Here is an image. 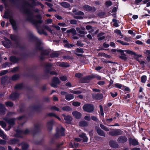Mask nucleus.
<instances>
[{
    "mask_svg": "<svg viewBox=\"0 0 150 150\" xmlns=\"http://www.w3.org/2000/svg\"><path fill=\"white\" fill-rule=\"evenodd\" d=\"M58 65L61 67H69V65H66L65 64V63L63 62L62 63H58Z\"/></svg>",
    "mask_w": 150,
    "mask_h": 150,
    "instance_id": "obj_46",
    "label": "nucleus"
},
{
    "mask_svg": "<svg viewBox=\"0 0 150 150\" xmlns=\"http://www.w3.org/2000/svg\"><path fill=\"white\" fill-rule=\"evenodd\" d=\"M76 29L77 31L79 34H85L87 33V32H85V31L81 30L80 28H76Z\"/></svg>",
    "mask_w": 150,
    "mask_h": 150,
    "instance_id": "obj_30",
    "label": "nucleus"
},
{
    "mask_svg": "<svg viewBox=\"0 0 150 150\" xmlns=\"http://www.w3.org/2000/svg\"><path fill=\"white\" fill-rule=\"evenodd\" d=\"M115 86L118 88H120L121 87H122V85L119 83H116L115 84Z\"/></svg>",
    "mask_w": 150,
    "mask_h": 150,
    "instance_id": "obj_64",
    "label": "nucleus"
},
{
    "mask_svg": "<svg viewBox=\"0 0 150 150\" xmlns=\"http://www.w3.org/2000/svg\"><path fill=\"white\" fill-rule=\"evenodd\" d=\"M109 144L110 146L113 148H117L118 147V144L113 141H110L109 142Z\"/></svg>",
    "mask_w": 150,
    "mask_h": 150,
    "instance_id": "obj_18",
    "label": "nucleus"
},
{
    "mask_svg": "<svg viewBox=\"0 0 150 150\" xmlns=\"http://www.w3.org/2000/svg\"><path fill=\"white\" fill-rule=\"evenodd\" d=\"M82 76V74L81 73H76L75 75V76L78 78L81 77Z\"/></svg>",
    "mask_w": 150,
    "mask_h": 150,
    "instance_id": "obj_52",
    "label": "nucleus"
},
{
    "mask_svg": "<svg viewBox=\"0 0 150 150\" xmlns=\"http://www.w3.org/2000/svg\"><path fill=\"white\" fill-rule=\"evenodd\" d=\"M114 32L119 35H120L122 36V35L121 34V32L120 30H114Z\"/></svg>",
    "mask_w": 150,
    "mask_h": 150,
    "instance_id": "obj_47",
    "label": "nucleus"
},
{
    "mask_svg": "<svg viewBox=\"0 0 150 150\" xmlns=\"http://www.w3.org/2000/svg\"><path fill=\"white\" fill-rule=\"evenodd\" d=\"M5 41L2 42L3 45L6 47L9 48L10 47L11 45L10 41L8 40L7 38H5Z\"/></svg>",
    "mask_w": 150,
    "mask_h": 150,
    "instance_id": "obj_9",
    "label": "nucleus"
},
{
    "mask_svg": "<svg viewBox=\"0 0 150 150\" xmlns=\"http://www.w3.org/2000/svg\"><path fill=\"white\" fill-rule=\"evenodd\" d=\"M4 17L5 18H9L10 21L12 26L14 30L16 29L17 27L15 21L12 18H10L9 15H8V14L6 12L5 13Z\"/></svg>",
    "mask_w": 150,
    "mask_h": 150,
    "instance_id": "obj_4",
    "label": "nucleus"
},
{
    "mask_svg": "<svg viewBox=\"0 0 150 150\" xmlns=\"http://www.w3.org/2000/svg\"><path fill=\"white\" fill-rule=\"evenodd\" d=\"M71 23L73 24H75L76 23V21L75 20H72L70 21Z\"/></svg>",
    "mask_w": 150,
    "mask_h": 150,
    "instance_id": "obj_61",
    "label": "nucleus"
},
{
    "mask_svg": "<svg viewBox=\"0 0 150 150\" xmlns=\"http://www.w3.org/2000/svg\"><path fill=\"white\" fill-rule=\"evenodd\" d=\"M0 125L3 128H4L6 126V123L3 121H0Z\"/></svg>",
    "mask_w": 150,
    "mask_h": 150,
    "instance_id": "obj_41",
    "label": "nucleus"
},
{
    "mask_svg": "<svg viewBox=\"0 0 150 150\" xmlns=\"http://www.w3.org/2000/svg\"><path fill=\"white\" fill-rule=\"evenodd\" d=\"M60 79L62 81H65L67 79V78L66 76H62L60 77Z\"/></svg>",
    "mask_w": 150,
    "mask_h": 150,
    "instance_id": "obj_56",
    "label": "nucleus"
},
{
    "mask_svg": "<svg viewBox=\"0 0 150 150\" xmlns=\"http://www.w3.org/2000/svg\"><path fill=\"white\" fill-rule=\"evenodd\" d=\"M19 78V76L18 75H15L12 77V79L13 80H15Z\"/></svg>",
    "mask_w": 150,
    "mask_h": 150,
    "instance_id": "obj_48",
    "label": "nucleus"
},
{
    "mask_svg": "<svg viewBox=\"0 0 150 150\" xmlns=\"http://www.w3.org/2000/svg\"><path fill=\"white\" fill-rule=\"evenodd\" d=\"M10 60L11 62L16 63L18 61V59L14 57H11L10 58Z\"/></svg>",
    "mask_w": 150,
    "mask_h": 150,
    "instance_id": "obj_32",
    "label": "nucleus"
},
{
    "mask_svg": "<svg viewBox=\"0 0 150 150\" xmlns=\"http://www.w3.org/2000/svg\"><path fill=\"white\" fill-rule=\"evenodd\" d=\"M5 104L8 107H11L13 105V103H12L9 101L6 102Z\"/></svg>",
    "mask_w": 150,
    "mask_h": 150,
    "instance_id": "obj_42",
    "label": "nucleus"
},
{
    "mask_svg": "<svg viewBox=\"0 0 150 150\" xmlns=\"http://www.w3.org/2000/svg\"><path fill=\"white\" fill-rule=\"evenodd\" d=\"M144 53L149 55L150 54V50H146L144 52Z\"/></svg>",
    "mask_w": 150,
    "mask_h": 150,
    "instance_id": "obj_62",
    "label": "nucleus"
},
{
    "mask_svg": "<svg viewBox=\"0 0 150 150\" xmlns=\"http://www.w3.org/2000/svg\"><path fill=\"white\" fill-rule=\"evenodd\" d=\"M18 96V94L16 93H12L9 96V98L12 100H14Z\"/></svg>",
    "mask_w": 150,
    "mask_h": 150,
    "instance_id": "obj_24",
    "label": "nucleus"
},
{
    "mask_svg": "<svg viewBox=\"0 0 150 150\" xmlns=\"http://www.w3.org/2000/svg\"><path fill=\"white\" fill-rule=\"evenodd\" d=\"M53 123V120H51L48 122L47 124V126L49 130H51L52 129V126Z\"/></svg>",
    "mask_w": 150,
    "mask_h": 150,
    "instance_id": "obj_26",
    "label": "nucleus"
},
{
    "mask_svg": "<svg viewBox=\"0 0 150 150\" xmlns=\"http://www.w3.org/2000/svg\"><path fill=\"white\" fill-rule=\"evenodd\" d=\"M127 138L124 136H121L119 137L117 139V142L119 143H124L127 140Z\"/></svg>",
    "mask_w": 150,
    "mask_h": 150,
    "instance_id": "obj_10",
    "label": "nucleus"
},
{
    "mask_svg": "<svg viewBox=\"0 0 150 150\" xmlns=\"http://www.w3.org/2000/svg\"><path fill=\"white\" fill-rule=\"evenodd\" d=\"M86 29L89 31V32H92L91 30H92V27L91 25H87L86 27Z\"/></svg>",
    "mask_w": 150,
    "mask_h": 150,
    "instance_id": "obj_44",
    "label": "nucleus"
},
{
    "mask_svg": "<svg viewBox=\"0 0 150 150\" xmlns=\"http://www.w3.org/2000/svg\"><path fill=\"white\" fill-rule=\"evenodd\" d=\"M71 33H72L73 35H75L76 33V30L74 28L71 29Z\"/></svg>",
    "mask_w": 150,
    "mask_h": 150,
    "instance_id": "obj_54",
    "label": "nucleus"
},
{
    "mask_svg": "<svg viewBox=\"0 0 150 150\" xmlns=\"http://www.w3.org/2000/svg\"><path fill=\"white\" fill-rule=\"evenodd\" d=\"M105 82L103 81H99L97 83L100 86L103 85L105 84Z\"/></svg>",
    "mask_w": 150,
    "mask_h": 150,
    "instance_id": "obj_59",
    "label": "nucleus"
},
{
    "mask_svg": "<svg viewBox=\"0 0 150 150\" xmlns=\"http://www.w3.org/2000/svg\"><path fill=\"white\" fill-rule=\"evenodd\" d=\"M4 120L7 122L10 126L13 125L14 124V119H8L7 118H5Z\"/></svg>",
    "mask_w": 150,
    "mask_h": 150,
    "instance_id": "obj_14",
    "label": "nucleus"
},
{
    "mask_svg": "<svg viewBox=\"0 0 150 150\" xmlns=\"http://www.w3.org/2000/svg\"><path fill=\"white\" fill-rule=\"evenodd\" d=\"M93 96L96 99L99 100L102 98L103 96L102 94L98 93L93 95Z\"/></svg>",
    "mask_w": 150,
    "mask_h": 150,
    "instance_id": "obj_19",
    "label": "nucleus"
},
{
    "mask_svg": "<svg viewBox=\"0 0 150 150\" xmlns=\"http://www.w3.org/2000/svg\"><path fill=\"white\" fill-rule=\"evenodd\" d=\"M8 72V71L7 70H5L3 71H1V72H0V76H2L3 75H4L6 73H7Z\"/></svg>",
    "mask_w": 150,
    "mask_h": 150,
    "instance_id": "obj_53",
    "label": "nucleus"
},
{
    "mask_svg": "<svg viewBox=\"0 0 150 150\" xmlns=\"http://www.w3.org/2000/svg\"><path fill=\"white\" fill-rule=\"evenodd\" d=\"M77 45L78 46L82 47L83 45V44L80 41H78L77 43Z\"/></svg>",
    "mask_w": 150,
    "mask_h": 150,
    "instance_id": "obj_55",
    "label": "nucleus"
},
{
    "mask_svg": "<svg viewBox=\"0 0 150 150\" xmlns=\"http://www.w3.org/2000/svg\"><path fill=\"white\" fill-rule=\"evenodd\" d=\"M0 137L5 139H6L7 138V135L6 134H4V132L0 128Z\"/></svg>",
    "mask_w": 150,
    "mask_h": 150,
    "instance_id": "obj_25",
    "label": "nucleus"
},
{
    "mask_svg": "<svg viewBox=\"0 0 150 150\" xmlns=\"http://www.w3.org/2000/svg\"><path fill=\"white\" fill-rule=\"evenodd\" d=\"M63 42L65 43L64 45V46L66 47H72L73 46V45L72 44H69L66 40H64Z\"/></svg>",
    "mask_w": 150,
    "mask_h": 150,
    "instance_id": "obj_28",
    "label": "nucleus"
},
{
    "mask_svg": "<svg viewBox=\"0 0 150 150\" xmlns=\"http://www.w3.org/2000/svg\"><path fill=\"white\" fill-rule=\"evenodd\" d=\"M83 108L84 111L88 112H91L94 110L93 105L91 104H85L83 106Z\"/></svg>",
    "mask_w": 150,
    "mask_h": 150,
    "instance_id": "obj_2",
    "label": "nucleus"
},
{
    "mask_svg": "<svg viewBox=\"0 0 150 150\" xmlns=\"http://www.w3.org/2000/svg\"><path fill=\"white\" fill-rule=\"evenodd\" d=\"M93 78H96L98 80H101V77L97 75L95 76L94 77L91 76H89L83 77V83H88Z\"/></svg>",
    "mask_w": 150,
    "mask_h": 150,
    "instance_id": "obj_3",
    "label": "nucleus"
},
{
    "mask_svg": "<svg viewBox=\"0 0 150 150\" xmlns=\"http://www.w3.org/2000/svg\"><path fill=\"white\" fill-rule=\"evenodd\" d=\"M146 76L145 75L142 76L141 78V81L143 83H145L146 80Z\"/></svg>",
    "mask_w": 150,
    "mask_h": 150,
    "instance_id": "obj_34",
    "label": "nucleus"
},
{
    "mask_svg": "<svg viewBox=\"0 0 150 150\" xmlns=\"http://www.w3.org/2000/svg\"><path fill=\"white\" fill-rule=\"evenodd\" d=\"M129 142L130 144L133 145L134 146H136L138 144V142L135 139L130 138L129 139Z\"/></svg>",
    "mask_w": 150,
    "mask_h": 150,
    "instance_id": "obj_15",
    "label": "nucleus"
},
{
    "mask_svg": "<svg viewBox=\"0 0 150 150\" xmlns=\"http://www.w3.org/2000/svg\"><path fill=\"white\" fill-rule=\"evenodd\" d=\"M64 119L67 123H70V122L72 121V118L71 116L67 115L64 116Z\"/></svg>",
    "mask_w": 150,
    "mask_h": 150,
    "instance_id": "obj_22",
    "label": "nucleus"
},
{
    "mask_svg": "<svg viewBox=\"0 0 150 150\" xmlns=\"http://www.w3.org/2000/svg\"><path fill=\"white\" fill-rule=\"evenodd\" d=\"M59 55V53L58 52H54L52 54L50 55L51 57H58Z\"/></svg>",
    "mask_w": 150,
    "mask_h": 150,
    "instance_id": "obj_35",
    "label": "nucleus"
},
{
    "mask_svg": "<svg viewBox=\"0 0 150 150\" xmlns=\"http://www.w3.org/2000/svg\"><path fill=\"white\" fill-rule=\"evenodd\" d=\"M62 109L64 111H70L72 110L71 108L68 106H66L62 108Z\"/></svg>",
    "mask_w": 150,
    "mask_h": 150,
    "instance_id": "obj_31",
    "label": "nucleus"
},
{
    "mask_svg": "<svg viewBox=\"0 0 150 150\" xmlns=\"http://www.w3.org/2000/svg\"><path fill=\"white\" fill-rule=\"evenodd\" d=\"M127 53L135 55V53L132 51L129 50H125L124 51Z\"/></svg>",
    "mask_w": 150,
    "mask_h": 150,
    "instance_id": "obj_40",
    "label": "nucleus"
},
{
    "mask_svg": "<svg viewBox=\"0 0 150 150\" xmlns=\"http://www.w3.org/2000/svg\"><path fill=\"white\" fill-rule=\"evenodd\" d=\"M64 129L61 126H60L57 129V134L59 136L64 135Z\"/></svg>",
    "mask_w": 150,
    "mask_h": 150,
    "instance_id": "obj_7",
    "label": "nucleus"
},
{
    "mask_svg": "<svg viewBox=\"0 0 150 150\" xmlns=\"http://www.w3.org/2000/svg\"><path fill=\"white\" fill-rule=\"evenodd\" d=\"M79 125L80 126H87L88 125V123L86 121H83L80 122Z\"/></svg>",
    "mask_w": 150,
    "mask_h": 150,
    "instance_id": "obj_27",
    "label": "nucleus"
},
{
    "mask_svg": "<svg viewBox=\"0 0 150 150\" xmlns=\"http://www.w3.org/2000/svg\"><path fill=\"white\" fill-rule=\"evenodd\" d=\"M112 4V3L110 1H108L105 3V5L107 6H111Z\"/></svg>",
    "mask_w": 150,
    "mask_h": 150,
    "instance_id": "obj_49",
    "label": "nucleus"
},
{
    "mask_svg": "<svg viewBox=\"0 0 150 150\" xmlns=\"http://www.w3.org/2000/svg\"><path fill=\"white\" fill-rule=\"evenodd\" d=\"M23 87V84H18L15 87L16 89H20Z\"/></svg>",
    "mask_w": 150,
    "mask_h": 150,
    "instance_id": "obj_39",
    "label": "nucleus"
},
{
    "mask_svg": "<svg viewBox=\"0 0 150 150\" xmlns=\"http://www.w3.org/2000/svg\"><path fill=\"white\" fill-rule=\"evenodd\" d=\"M96 131L99 135L103 137H105V132L100 128H97L96 129Z\"/></svg>",
    "mask_w": 150,
    "mask_h": 150,
    "instance_id": "obj_17",
    "label": "nucleus"
},
{
    "mask_svg": "<svg viewBox=\"0 0 150 150\" xmlns=\"http://www.w3.org/2000/svg\"><path fill=\"white\" fill-rule=\"evenodd\" d=\"M8 78L7 76H4L2 77L1 79V84H4L7 79Z\"/></svg>",
    "mask_w": 150,
    "mask_h": 150,
    "instance_id": "obj_36",
    "label": "nucleus"
},
{
    "mask_svg": "<svg viewBox=\"0 0 150 150\" xmlns=\"http://www.w3.org/2000/svg\"><path fill=\"white\" fill-rule=\"evenodd\" d=\"M10 64L8 62H6L5 63L3 64L2 65V67L3 68H5L8 66H9V65Z\"/></svg>",
    "mask_w": 150,
    "mask_h": 150,
    "instance_id": "obj_57",
    "label": "nucleus"
},
{
    "mask_svg": "<svg viewBox=\"0 0 150 150\" xmlns=\"http://www.w3.org/2000/svg\"><path fill=\"white\" fill-rule=\"evenodd\" d=\"M117 42L119 43H120L121 44H122L123 45H129V44L128 43L124 42L122 41L121 40H117Z\"/></svg>",
    "mask_w": 150,
    "mask_h": 150,
    "instance_id": "obj_38",
    "label": "nucleus"
},
{
    "mask_svg": "<svg viewBox=\"0 0 150 150\" xmlns=\"http://www.w3.org/2000/svg\"><path fill=\"white\" fill-rule=\"evenodd\" d=\"M29 0L33 2V4L30 5L28 4V3L27 4L28 8L25 10V12L28 15L27 20L32 23L33 24L37 25L42 22V21L41 20V16L39 15L35 17H34L33 16V15H34V12H38V10L36 9L34 11H32L31 9L32 7L35 5V2L37 0Z\"/></svg>",
    "mask_w": 150,
    "mask_h": 150,
    "instance_id": "obj_1",
    "label": "nucleus"
},
{
    "mask_svg": "<svg viewBox=\"0 0 150 150\" xmlns=\"http://www.w3.org/2000/svg\"><path fill=\"white\" fill-rule=\"evenodd\" d=\"M98 55L99 56H102L104 57L107 58H110V56L109 55H107L104 53H99L98 54Z\"/></svg>",
    "mask_w": 150,
    "mask_h": 150,
    "instance_id": "obj_33",
    "label": "nucleus"
},
{
    "mask_svg": "<svg viewBox=\"0 0 150 150\" xmlns=\"http://www.w3.org/2000/svg\"><path fill=\"white\" fill-rule=\"evenodd\" d=\"M110 94L112 96L113 98L116 97L117 95V93L116 92H114V93L110 92Z\"/></svg>",
    "mask_w": 150,
    "mask_h": 150,
    "instance_id": "obj_51",
    "label": "nucleus"
},
{
    "mask_svg": "<svg viewBox=\"0 0 150 150\" xmlns=\"http://www.w3.org/2000/svg\"><path fill=\"white\" fill-rule=\"evenodd\" d=\"M58 25L59 26H60L62 27L67 26V25H66V24L64 23H59L58 24Z\"/></svg>",
    "mask_w": 150,
    "mask_h": 150,
    "instance_id": "obj_60",
    "label": "nucleus"
},
{
    "mask_svg": "<svg viewBox=\"0 0 150 150\" xmlns=\"http://www.w3.org/2000/svg\"><path fill=\"white\" fill-rule=\"evenodd\" d=\"M6 109L4 105L0 103V114L4 115L6 112Z\"/></svg>",
    "mask_w": 150,
    "mask_h": 150,
    "instance_id": "obj_13",
    "label": "nucleus"
},
{
    "mask_svg": "<svg viewBox=\"0 0 150 150\" xmlns=\"http://www.w3.org/2000/svg\"><path fill=\"white\" fill-rule=\"evenodd\" d=\"M110 135L112 136H116L120 135L121 134V131L120 129L114 130L109 133Z\"/></svg>",
    "mask_w": 150,
    "mask_h": 150,
    "instance_id": "obj_8",
    "label": "nucleus"
},
{
    "mask_svg": "<svg viewBox=\"0 0 150 150\" xmlns=\"http://www.w3.org/2000/svg\"><path fill=\"white\" fill-rule=\"evenodd\" d=\"M79 137L82 139L83 140V142H87L88 141V138L86 135L84 133L79 135Z\"/></svg>",
    "mask_w": 150,
    "mask_h": 150,
    "instance_id": "obj_16",
    "label": "nucleus"
},
{
    "mask_svg": "<svg viewBox=\"0 0 150 150\" xmlns=\"http://www.w3.org/2000/svg\"><path fill=\"white\" fill-rule=\"evenodd\" d=\"M6 142L5 141L2 139H0V144H6Z\"/></svg>",
    "mask_w": 150,
    "mask_h": 150,
    "instance_id": "obj_63",
    "label": "nucleus"
},
{
    "mask_svg": "<svg viewBox=\"0 0 150 150\" xmlns=\"http://www.w3.org/2000/svg\"><path fill=\"white\" fill-rule=\"evenodd\" d=\"M72 12L74 13L73 15H83L84 14L83 12L80 11H77L75 9H73Z\"/></svg>",
    "mask_w": 150,
    "mask_h": 150,
    "instance_id": "obj_20",
    "label": "nucleus"
},
{
    "mask_svg": "<svg viewBox=\"0 0 150 150\" xmlns=\"http://www.w3.org/2000/svg\"><path fill=\"white\" fill-rule=\"evenodd\" d=\"M60 81L58 78L55 77L52 80V82L51 83V86L54 87H57V84L59 83Z\"/></svg>",
    "mask_w": 150,
    "mask_h": 150,
    "instance_id": "obj_6",
    "label": "nucleus"
},
{
    "mask_svg": "<svg viewBox=\"0 0 150 150\" xmlns=\"http://www.w3.org/2000/svg\"><path fill=\"white\" fill-rule=\"evenodd\" d=\"M72 113L73 116L77 119H79L81 116V114L77 111H73Z\"/></svg>",
    "mask_w": 150,
    "mask_h": 150,
    "instance_id": "obj_12",
    "label": "nucleus"
},
{
    "mask_svg": "<svg viewBox=\"0 0 150 150\" xmlns=\"http://www.w3.org/2000/svg\"><path fill=\"white\" fill-rule=\"evenodd\" d=\"M72 105L75 106H78L80 105V103L78 102H73Z\"/></svg>",
    "mask_w": 150,
    "mask_h": 150,
    "instance_id": "obj_45",
    "label": "nucleus"
},
{
    "mask_svg": "<svg viewBox=\"0 0 150 150\" xmlns=\"http://www.w3.org/2000/svg\"><path fill=\"white\" fill-rule=\"evenodd\" d=\"M11 38L13 40L16 41L17 40V37L14 35H11L10 36Z\"/></svg>",
    "mask_w": 150,
    "mask_h": 150,
    "instance_id": "obj_50",
    "label": "nucleus"
},
{
    "mask_svg": "<svg viewBox=\"0 0 150 150\" xmlns=\"http://www.w3.org/2000/svg\"><path fill=\"white\" fill-rule=\"evenodd\" d=\"M113 22L114 23L113 25L116 27L118 26V24L117 23V21L115 19H114L112 20Z\"/></svg>",
    "mask_w": 150,
    "mask_h": 150,
    "instance_id": "obj_43",
    "label": "nucleus"
},
{
    "mask_svg": "<svg viewBox=\"0 0 150 150\" xmlns=\"http://www.w3.org/2000/svg\"><path fill=\"white\" fill-rule=\"evenodd\" d=\"M74 98L73 95L69 94L65 96V98L67 100H70Z\"/></svg>",
    "mask_w": 150,
    "mask_h": 150,
    "instance_id": "obj_23",
    "label": "nucleus"
},
{
    "mask_svg": "<svg viewBox=\"0 0 150 150\" xmlns=\"http://www.w3.org/2000/svg\"><path fill=\"white\" fill-rule=\"evenodd\" d=\"M22 147L23 150H26L28 147V145L26 143H23L22 144Z\"/></svg>",
    "mask_w": 150,
    "mask_h": 150,
    "instance_id": "obj_29",
    "label": "nucleus"
},
{
    "mask_svg": "<svg viewBox=\"0 0 150 150\" xmlns=\"http://www.w3.org/2000/svg\"><path fill=\"white\" fill-rule=\"evenodd\" d=\"M41 43L40 42L37 43L36 48L38 50H39L41 51V55H47L49 54V52L47 50H42V47L40 46V44Z\"/></svg>",
    "mask_w": 150,
    "mask_h": 150,
    "instance_id": "obj_5",
    "label": "nucleus"
},
{
    "mask_svg": "<svg viewBox=\"0 0 150 150\" xmlns=\"http://www.w3.org/2000/svg\"><path fill=\"white\" fill-rule=\"evenodd\" d=\"M59 4L65 8H68L70 6L68 3L66 2H63L60 3Z\"/></svg>",
    "mask_w": 150,
    "mask_h": 150,
    "instance_id": "obj_21",
    "label": "nucleus"
},
{
    "mask_svg": "<svg viewBox=\"0 0 150 150\" xmlns=\"http://www.w3.org/2000/svg\"><path fill=\"white\" fill-rule=\"evenodd\" d=\"M85 120H88L89 121L91 120V117L89 116L86 115V116L84 118Z\"/></svg>",
    "mask_w": 150,
    "mask_h": 150,
    "instance_id": "obj_58",
    "label": "nucleus"
},
{
    "mask_svg": "<svg viewBox=\"0 0 150 150\" xmlns=\"http://www.w3.org/2000/svg\"><path fill=\"white\" fill-rule=\"evenodd\" d=\"M100 126L101 128L104 130L107 131H109V129H108V128L106 127L103 124H100Z\"/></svg>",
    "mask_w": 150,
    "mask_h": 150,
    "instance_id": "obj_37",
    "label": "nucleus"
},
{
    "mask_svg": "<svg viewBox=\"0 0 150 150\" xmlns=\"http://www.w3.org/2000/svg\"><path fill=\"white\" fill-rule=\"evenodd\" d=\"M83 8L84 10L87 11H90L92 10L95 11L96 10V9L94 7H92L88 5L83 6Z\"/></svg>",
    "mask_w": 150,
    "mask_h": 150,
    "instance_id": "obj_11",
    "label": "nucleus"
}]
</instances>
